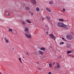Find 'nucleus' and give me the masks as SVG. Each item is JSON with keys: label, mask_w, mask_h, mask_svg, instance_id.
Masks as SVG:
<instances>
[{"label": "nucleus", "mask_w": 74, "mask_h": 74, "mask_svg": "<svg viewBox=\"0 0 74 74\" xmlns=\"http://www.w3.org/2000/svg\"><path fill=\"white\" fill-rule=\"evenodd\" d=\"M5 41L6 43H8V40L6 39V38H5Z\"/></svg>", "instance_id": "11"}, {"label": "nucleus", "mask_w": 74, "mask_h": 74, "mask_svg": "<svg viewBox=\"0 0 74 74\" xmlns=\"http://www.w3.org/2000/svg\"><path fill=\"white\" fill-rule=\"evenodd\" d=\"M72 56V57H74V56Z\"/></svg>", "instance_id": "41"}, {"label": "nucleus", "mask_w": 74, "mask_h": 74, "mask_svg": "<svg viewBox=\"0 0 74 74\" xmlns=\"http://www.w3.org/2000/svg\"><path fill=\"white\" fill-rule=\"evenodd\" d=\"M69 56H71H71H72V55H69Z\"/></svg>", "instance_id": "33"}, {"label": "nucleus", "mask_w": 74, "mask_h": 74, "mask_svg": "<svg viewBox=\"0 0 74 74\" xmlns=\"http://www.w3.org/2000/svg\"><path fill=\"white\" fill-rule=\"evenodd\" d=\"M48 74H51V72H49V73Z\"/></svg>", "instance_id": "32"}, {"label": "nucleus", "mask_w": 74, "mask_h": 74, "mask_svg": "<svg viewBox=\"0 0 74 74\" xmlns=\"http://www.w3.org/2000/svg\"><path fill=\"white\" fill-rule=\"evenodd\" d=\"M53 65H54V64H55V62H53Z\"/></svg>", "instance_id": "34"}, {"label": "nucleus", "mask_w": 74, "mask_h": 74, "mask_svg": "<svg viewBox=\"0 0 74 74\" xmlns=\"http://www.w3.org/2000/svg\"><path fill=\"white\" fill-rule=\"evenodd\" d=\"M62 40H64V38H62Z\"/></svg>", "instance_id": "37"}, {"label": "nucleus", "mask_w": 74, "mask_h": 74, "mask_svg": "<svg viewBox=\"0 0 74 74\" xmlns=\"http://www.w3.org/2000/svg\"><path fill=\"white\" fill-rule=\"evenodd\" d=\"M47 18L48 19H50V17H49V18L47 17Z\"/></svg>", "instance_id": "29"}, {"label": "nucleus", "mask_w": 74, "mask_h": 74, "mask_svg": "<svg viewBox=\"0 0 74 74\" xmlns=\"http://www.w3.org/2000/svg\"><path fill=\"white\" fill-rule=\"evenodd\" d=\"M25 9H26L27 10H30V8L27 6L25 7Z\"/></svg>", "instance_id": "10"}, {"label": "nucleus", "mask_w": 74, "mask_h": 74, "mask_svg": "<svg viewBox=\"0 0 74 74\" xmlns=\"http://www.w3.org/2000/svg\"><path fill=\"white\" fill-rule=\"evenodd\" d=\"M31 2L33 4H36V1L35 0H31Z\"/></svg>", "instance_id": "5"}, {"label": "nucleus", "mask_w": 74, "mask_h": 74, "mask_svg": "<svg viewBox=\"0 0 74 74\" xmlns=\"http://www.w3.org/2000/svg\"><path fill=\"white\" fill-rule=\"evenodd\" d=\"M62 9H63V11H65V9H64V8H63Z\"/></svg>", "instance_id": "28"}, {"label": "nucleus", "mask_w": 74, "mask_h": 74, "mask_svg": "<svg viewBox=\"0 0 74 74\" xmlns=\"http://www.w3.org/2000/svg\"><path fill=\"white\" fill-rule=\"evenodd\" d=\"M58 66H57V68H58V69H59L60 67V65H59V64L58 63L57 64Z\"/></svg>", "instance_id": "13"}, {"label": "nucleus", "mask_w": 74, "mask_h": 74, "mask_svg": "<svg viewBox=\"0 0 74 74\" xmlns=\"http://www.w3.org/2000/svg\"><path fill=\"white\" fill-rule=\"evenodd\" d=\"M14 32H16V34H16H16H17V33H16V31H14Z\"/></svg>", "instance_id": "30"}, {"label": "nucleus", "mask_w": 74, "mask_h": 74, "mask_svg": "<svg viewBox=\"0 0 74 74\" xmlns=\"http://www.w3.org/2000/svg\"><path fill=\"white\" fill-rule=\"evenodd\" d=\"M0 21H1V22H4V21H5V20H4L3 19L1 18Z\"/></svg>", "instance_id": "19"}, {"label": "nucleus", "mask_w": 74, "mask_h": 74, "mask_svg": "<svg viewBox=\"0 0 74 74\" xmlns=\"http://www.w3.org/2000/svg\"><path fill=\"white\" fill-rule=\"evenodd\" d=\"M22 25H26V23L24 21H23L22 22Z\"/></svg>", "instance_id": "18"}, {"label": "nucleus", "mask_w": 74, "mask_h": 74, "mask_svg": "<svg viewBox=\"0 0 74 74\" xmlns=\"http://www.w3.org/2000/svg\"><path fill=\"white\" fill-rule=\"evenodd\" d=\"M53 2L52 1H50L49 2V4H53Z\"/></svg>", "instance_id": "14"}, {"label": "nucleus", "mask_w": 74, "mask_h": 74, "mask_svg": "<svg viewBox=\"0 0 74 74\" xmlns=\"http://www.w3.org/2000/svg\"><path fill=\"white\" fill-rule=\"evenodd\" d=\"M49 67H50L51 68H52V64H49Z\"/></svg>", "instance_id": "17"}, {"label": "nucleus", "mask_w": 74, "mask_h": 74, "mask_svg": "<svg viewBox=\"0 0 74 74\" xmlns=\"http://www.w3.org/2000/svg\"><path fill=\"white\" fill-rule=\"evenodd\" d=\"M38 52L40 55H43V54H44V52L40 50H39L38 51Z\"/></svg>", "instance_id": "4"}, {"label": "nucleus", "mask_w": 74, "mask_h": 74, "mask_svg": "<svg viewBox=\"0 0 74 74\" xmlns=\"http://www.w3.org/2000/svg\"><path fill=\"white\" fill-rule=\"evenodd\" d=\"M26 21L28 23H31V22L30 21H29V20H26Z\"/></svg>", "instance_id": "15"}, {"label": "nucleus", "mask_w": 74, "mask_h": 74, "mask_svg": "<svg viewBox=\"0 0 74 74\" xmlns=\"http://www.w3.org/2000/svg\"><path fill=\"white\" fill-rule=\"evenodd\" d=\"M66 47L67 48H70V47H71V45H70V44H67V45H66Z\"/></svg>", "instance_id": "8"}, {"label": "nucleus", "mask_w": 74, "mask_h": 74, "mask_svg": "<svg viewBox=\"0 0 74 74\" xmlns=\"http://www.w3.org/2000/svg\"><path fill=\"white\" fill-rule=\"evenodd\" d=\"M66 38L67 40H71L73 38V36L71 34H68L66 35Z\"/></svg>", "instance_id": "2"}, {"label": "nucleus", "mask_w": 74, "mask_h": 74, "mask_svg": "<svg viewBox=\"0 0 74 74\" xmlns=\"http://www.w3.org/2000/svg\"><path fill=\"white\" fill-rule=\"evenodd\" d=\"M36 10L38 11H39V8H36Z\"/></svg>", "instance_id": "24"}, {"label": "nucleus", "mask_w": 74, "mask_h": 74, "mask_svg": "<svg viewBox=\"0 0 74 74\" xmlns=\"http://www.w3.org/2000/svg\"><path fill=\"white\" fill-rule=\"evenodd\" d=\"M23 58H25V57H23Z\"/></svg>", "instance_id": "42"}, {"label": "nucleus", "mask_w": 74, "mask_h": 74, "mask_svg": "<svg viewBox=\"0 0 74 74\" xmlns=\"http://www.w3.org/2000/svg\"><path fill=\"white\" fill-rule=\"evenodd\" d=\"M59 20L60 21H61L62 22H63V19H59Z\"/></svg>", "instance_id": "23"}, {"label": "nucleus", "mask_w": 74, "mask_h": 74, "mask_svg": "<svg viewBox=\"0 0 74 74\" xmlns=\"http://www.w3.org/2000/svg\"><path fill=\"white\" fill-rule=\"evenodd\" d=\"M63 44H64V42H61L60 43V45H63Z\"/></svg>", "instance_id": "16"}, {"label": "nucleus", "mask_w": 74, "mask_h": 74, "mask_svg": "<svg viewBox=\"0 0 74 74\" xmlns=\"http://www.w3.org/2000/svg\"><path fill=\"white\" fill-rule=\"evenodd\" d=\"M37 63L38 64H39V62H37Z\"/></svg>", "instance_id": "36"}, {"label": "nucleus", "mask_w": 74, "mask_h": 74, "mask_svg": "<svg viewBox=\"0 0 74 74\" xmlns=\"http://www.w3.org/2000/svg\"><path fill=\"white\" fill-rule=\"evenodd\" d=\"M12 10H10V12H11Z\"/></svg>", "instance_id": "38"}, {"label": "nucleus", "mask_w": 74, "mask_h": 74, "mask_svg": "<svg viewBox=\"0 0 74 74\" xmlns=\"http://www.w3.org/2000/svg\"><path fill=\"white\" fill-rule=\"evenodd\" d=\"M9 31L10 32H12V29L10 28L9 29Z\"/></svg>", "instance_id": "25"}, {"label": "nucleus", "mask_w": 74, "mask_h": 74, "mask_svg": "<svg viewBox=\"0 0 74 74\" xmlns=\"http://www.w3.org/2000/svg\"><path fill=\"white\" fill-rule=\"evenodd\" d=\"M49 36L51 38H52L54 40H55V36H53V35L52 34H50L49 35Z\"/></svg>", "instance_id": "3"}, {"label": "nucleus", "mask_w": 74, "mask_h": 74, "mask_svg": "<svg viewBox=\"0 0 74 74\" xmlns=\"http://www.w3.org/2000/svg\"><path fill=\"white\" fill-rule=\"evenodd\" d=\"M58 25L59 27H66V25L62 23H59L58 24Z\"/></svg>", "instance_id": "1"}, {"label": "nucleus", "mask_w": 74, "mask_h": 74, "mask_svg": "<svg viewBox=\"0 0 74 74\" xmlns=\"http://www.w3.org/2000/svg\"><path fill=\"white\" fill-rule=\"evenodd\" d=\"M25 36H26V37H28V38H32V36H31L30 35H28L27 34H25Z\"/></svg>", "instance_id": "6"}, {"label": "nucleus", "mask_w": 74, "mask_h": 74, "mask_svg": "<svg viewBox=\"0 0 74 74\" xmlns=\"http://www.w3.org/2000/svg\"><path fill=\"white\" fill-rule=\"evenodd\" d=\"M11 15V13H9L8 14V15Z\"/></svg>", "instance_id": "31"}, {"label": "nucleus", "mask_w": 74, "mask_h": 74, "mask_svg": "<svg viewBox=\"0 0 74 74\" xmlns=\"http://www.w3.org/2000/svg\"><path fill=\"white\" fill-rule=\"evenodd\" d=\"M20 61V62L21 63H22V61L21 60V58H19L18 59Z\"/></svg>", "instance_id": "20"}, {"label": "nucleus", "mask_w": 74, "mask_h": 74, "mask_svg": "<svg viewBox=\"0 0 74 74\" xmlns=\"http://www.w3.org/2000/svg\"><path fill=\"white\" fill-rule=\"evenodd\" d=\"M39 70H41V68H39Z\"/></svg>", "instance_id": "39"}, {"label": "nucleus", "mask_w": 74, "mask_h": 74, "mask_svg": "<svg viewBox=\"0 0 74 74\" xmlns=\"http://www.w3.org/2000/svg\"><path fill=\"white\" fill-rule=\"evenodd\" d=\"M25 32H29V28H26L25 29Z\"/></svg>", "instance_id": "9"}, {"label": "nucleus", "mask_w": 74, "mask_h": 74, "mask_svg": "<svg viewBox=\"0 0 74 74\" xmlns=\"http://www.w3.org/2000/svg\"><path fill=\"white\" fill-rule=\"evenodd\" d=\"M40 49L42 51H45V49L44 47H42L40 48Z\"/></svg>", "instance_id": "12"}, {"label": "nucleus", "mask_w": 74, "mask_h": 74, "mask_svg": "<svg viewBox=\"0 0 74 74\" xmlns=\"http://www.w3.org/2000/svg\"><path fill=\"white\" fill-rule=\"evenodd\" d=\"M46 33L47 34H48V32H47Z\"/></svg>", "instance_id": "35"}, {"label": "nucleus", "mask_w": 74, "mask_h": 74, "mask_svg": "<svg viewBox=\"0 0 74 74\" xmlns=\"http://www.w3.org/2000/svg\"><path fill=\"white\" fill-rule=\"evenodd\" d=\"M31 14L32 16L33 15V14H34V13H33V12H31Z\"/></svg>", "instance_id": "26"}, {"label": "nucleus", "mask_w": 74, "mask_h": 74, "mask_svg": "<svg viewBox=\"0 0 74 74\" xmlns=\"http://www.w3.org/2000/svg\"><path fill=\"white\" fill-rule=\"evenodd\" d=\"M72 51H68L67 52V53H71Z\"/></svg>", "instance_id": "21"}, {"label": "nucleus", "mask_w": 74, "mask_h": 74, "mask_svg": "<svg viewBox=\"0 0 74 74\" xmlns=\"http://www.w3.org/2000/svg\"><path fill=\"white\" fill-rule=\"evenodd\" d=\"M40 20H41V21H43L44 18H42V17H41L40 18Z\"/></svg>", "instance_id": "22"}, {"label": "nucleus", "mask_w": 74, "mask_h": 74, "mask_svg": "<svg viewBox=\"0 0 74 74\" xmlns=\"http://www.w3.org/2000/svg\"><path fill=\"white\" fill-rule=\"evenodd\" d=\"M26 54L27 55V56H30L29 55V53H28L27 52Z\"/></svg>", "instance_id": "27"}, {"label": "nucleus", "mask_w": 74, "mask_h": 74, "mask_svg": "<svg viewBox=\"0 0 74 74\" xmlns=\"http://www.w3.org/2000/svg\"><path fill=\"white\" fill-rule=\"evenodd\" d=\"M0 74H1V72H0Z\"/></svg>", "instance_id": "40"}, {"label": "nucleus", "mask_w": 74, "mask_h": 74, "mask_svg": "<svg viewBox=\"0 0 74 74\" xmlns=\"http://www.w3.org/2000/svg\"><path fill=\"white\" fill-rule=\"evenodd\" d=\"M46 10H47V11H48V12H51V9L47 8H46Z\"/></svg>", "instance_id": "7"}]
</instances>
